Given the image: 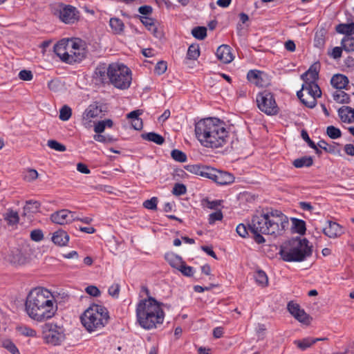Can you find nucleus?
Here are the masks:
<instances>
[{"label":"nucleus","mask_w":354,"mask_h":354,"mask_svg":"<svg viewBox=\"0 0 354 354\" xmlns=\"http://www.w3.org/2000/svg\"><path fill=\"white\" fill-rule=\"evenodd\" d=\"M264 248L263 251L266 252V255L272 259L274 258L276 252L278 250L277 245H263Z\"/></svg>","instance_id":"obj_52"},{"label":"nucleus","mask_w":354,"mask_h":354,"mask_svg":"<svg viewBox=\"0 0 354 354\" xmlns=\"http://www.w3.org/2000/svg\"><path fill=\"white\" fill-rule=\"evenodd\" d=\"M294 317L299 322L304 324H309L311 320L310 316L303 309H301L298 314H297Z\"/></svg>","instance_id":"obj_45"},{"label":"nucleus","mask_w":354,"mask_h":354,"mask_svg":"<svg viewBox=\"0 0 354 354\" xmlns=\"http://www.w3.org/2000/svg\"><path fill=\"white\" fill-rule=\"evenodd\" d=\"M142 292L147 297L140 299L136 304V322L141 328L149 330L156 328L164 322V304L153 298L147 287H142Z\"/></svg>","instance_id":"obj_4"},{"label":"nucleus","mask_w":354,"mask_h":354,"mask_svg":"<svg viewBox=\"0 0 354 354\" xmlns=\"http://www.w3.org/2000/svg\"><path fill=\"white\" fill-rule=\"evenodd\" d=\"M55 15L62 22L68 24L75 23L80 18V12L75 7L63 3L58 6Z\"/></svg>","instance_id":"obj_11"},{"label":"nucleus","mask_w":354,"mask_h":354,"mask_svg":"<svg viewBox=\"0 0 354 354\" xmlns=\"http://www.w3.org/2000/svg\"><path fill=\"white\" fill-rule=\"evenodd\" d=\"M50 221L58 225H66L79 219L75 212L66 209L58 210L50 215Z\"/></svg>","instance_id":"obj_13"},{"label":"nucleus","mask_w":354,"mask_h":354,"mask_svg":"<svg viewBox=\"0 0 354 354\" xmlns=\"http://www.w3.org/2000/svg\"><path fill=\"white\" fill-rule=\"evenodd\" d=\"M38 177V173L35 169H28L24 172V178L28 182L33 181Z\"/></svg>","instance_id":"obj_48"},{"label":"nucleus","mask_w":354,"mask_h":354,"mask_svg":"<svg viewBox=\"0 0 354 354\" xmlns=\"http://www.w3.org/2000/svg\"><path fill=\"white\" fill-rule=\"evenodd\" d=\"M47 145L50 148V149H55V151H66V147L58 142L57 141L55 140H49L48 141V143H47Z\"/></svg>","instance_id":"obj_49"},{"label":"nucleus","mask_w":354,"mask_h":354,"mask_svg":"<svg viewBox=\"0 0 354 354\" xmlns=\"http://www.w3.org/2000/svg\"><path fill=\"white\" fill-rule=\"evenodd\" d=\"M120 291V286L118 283H113L108 289L109 295L113 298H118Z\"/></svg>","instance_id":"obj_53"},{"label":"nucleus","mask_w":354,"mask_h":354,"mask_svg":"<svg viewBox=\"0 0 354 354\" xmlns=\"http://www.w3.org/2000/svg\"><path fill=\"white\" fill-rule=\"evenodd\" d=\"M200 55L199 47L198 45H191L187 50V57L189 59H196Z\"/></svg>","instance_id":"obj_42"},{"label":"nucleus","mask_w":354,"mask_h":354,"mask_svg":"<svg viewBox=\"0 0 354 354\" xmlns=\"http://www.w3.org/2000/svg\"><path fill=\"white\" fill-rule=\"evenodd\" d=\"M44 342L53 346L60 345L66 338L65 329L57 323L48 322L42 326Z\"/></svg>","instance_id":"obj_9"},{"label":"nucleus","mask_w":354,"mask_h":354,"mask_svg":"<svg viewBox=\"0 0 354 354\" xmlns=\"http://www.w3.org/2000/svg\"><path fill=\"white\" fill-rule=\"evenodd\" d=\"M142 138L145 140L155 142L158 145H162L165 141V139L162 136L153 132H150L142 135Z\"/></svg>","instance_id":"obj_39"},{"label":"nucleus","mask_w":354,"mask_h":354,"mask_svg":"<svg viewBox=\"0 0 354 354\" xmlns=\"http://www.w3.org/2000/svg\"><path fill=\"white\" fill-rule=\"evenodd\" d=\"M185 168L192 174L207 178L210 167L201 165H188Z\"/></svg>","instance_id":"obj_19"},{"label":"nucleus","mask_w":354,"mask_h":354,"mask_svg":"<svg viewBox=\"0 0 354 354\" xmlns=\"http://www.w3.org/2000/svg\"><path fill=\"white\" fill-rule=\"evenodd\" d=\"M342 50H344L342 46V47H339V46L335 47L333 48V50H332L331 53L330 54V56L335 59H339L342 57Z\"/></svg>","instance_id":"obj_64"},{"label":"nucleus","mask_w":354,"mask_h":354,"mask_svg":"<svg viewBox=\"0 0 354 354\" xmlns=\"http://www.w3.org/2000/svg\"><path fill=\"white\" fill-rule=\"evenodd\" d=\"M341 45L346 52L354 51V37H344L341 41Z\"/></svg>","instance_id":"obj_37"},{"label":"nucleus","mask_w":354,"mask_h":354,"mask_svg":"<svg viewBox=\"0 0 354 354\" xmlns=\"http://www.w3.org/2000/svg\"><path fill=\"white\" fill-rule=\"evenodd\" d=\"M301 89L305 91L306 93H310L314 97H319L322 95L320 88L316 82H304Z\"/></svg>","instance_id":"obj_23"},{"label":"nucleus","mask_w":354,"mask_h":354,"mask_svg":"<svg viewBox=\"0 0 354 354\" xmlns=\"http://www.w3.org/2000/svg\"><path fill=\"white\" fill-rule=\"evenodd\" d=\"M301 137H302V138H303L305 141H306V142H308V145H309L312 149H315V150H316V152H317V153H319V150H318V149H317V145L315 144V142H314L313 140H310V138H309V136H308V133H307L306 131L303 130V131H301Z\"/></svg>","instance_id":"obj_60"},{"label":"nucleus","mask_w":354,"mask_h":354,"mask_svg":"<svg viewBox=\"0 0 354 354\" xmlns=\"http://www.w3.org/2000/svg\"><path fill=\"white\" fill-rule=\"evenodd\" d=\"M288 310L289 313L293 316L295 317L297 314L301 310V308L298 304H296L293 301H290L288 304Z\"/></svg>","instance_id":"obj_55"},{"label":"nucleus","mask_w":354,"mask_h":354,"mask_svg":"<svg viewBox=\"0 0 354 354\" xmlns=\"http://www.w3.org/2000/svg\"><path fill=\"white\" fill-rule=\"evenodd\" d=\"M194 131L197 140L206 148L223 147L230 138L227 124L216 118H207L199 120L195 124Z\"/></svg>","instance_id":"obj_3"},{"label":"nucleus","mask_w":354,"mask_h":354,"mask_svg":"<svg viewBox=\"0 0 354 354\" xmlns=\"http://www.w3.org/2000/svg\"><path fill=\"white\" fill-rule=\"evenodd\" d=\"M30 236L32 241L39 242L43 240L44 234L41 230L35 229L30 232Z\"/></svg>","instance_id":"obj_51"},{"label":"nucleus","mask_w":354,"mask_h":354,"mask_svg":"<svg viewBox=\"0 0 354 354\" xmlns=\"http://www.w3.org/2000/svg\"><path fill=\"white\" fill-rule=\"evenodd\" d=\"M257 104L258 108L267 115H276L279 108L273 95L267 91L259 93L257 95Z\"/></svg>","instance_id":"obj_10"},{"label":"nucleus","mask_w":354,"mask_h":354,"mask_svg":"<svg viewBox=\"0 0 354 354\" xmlns=\"http://www.w3.org/2000/svg\"><path fill=\"white\" fill-rule=\"evenodd\" d=\"M254 278L257 283L262 287L267 286L268 284V277L266 273L261 270H258L254 272Z\"/></svg>","instance_id":"obj_32"},{"label":"nucleus","mask_w":354,"mask_h":354,"mask_svg":"<svg viewBox=\"0 0 354 354\" xmlns=\"http://www.w3.org/2000/svg\"><path fill=\"white\" fill-rule=\"evenodd\" d=\"M319 64H313L306 73L301 75V79L304 82H316L319 76Z\"/></svg>","instance_id":"obj_20"},{"label":"nucleus","mask_w":354,"mask_h":354,"mask_svg":"<svg viewBox=\"0 0 354 354\" xmlns=\"http://www.w3.org/2000/svg\"><path fill=\"white\" fill-rule=\"evenodd\" d=\"M110 64L106 66L105 64H100L95 69V74L102 82L109 80Z\"/></svg>","instance_id":"obj_25"},{"label":"nucleus","mask_w":354,"mask_h":354,"mask_svg":"<svg viewBox=\"0 0 354 354\" xmlns=\"http://www.w3.org/2000/svg\"><path fill=\"white\" fill-rule=\"evenodd\" d=\"M19 77L24 81H30L33 78V75L30 71L22 70L19 73Z\"/></svg>","instance_id":"obj_59"},{"label":"nucleus","mask_w":354,"mask_h":354,"mask_svg":"<svg viewBox=\"0 0 354 354\" xmlns=\"http://www.w3.org/2000/svg\"><path fill=\"white\" fill-rule=\"evenodd\" d=\"M297 95L301 102L307 107L313 108L317 104V97H314L310 93H306L305 91L301 89L297 91Z\"/></svg>","instance_id":"obj_21"},{"label":"nucleus","mask_w":354,"mask_h":354,"mask_svg":"<svg viewBox=\"0 0 354 354\" xmlns=\"http://www.w3.org/2000/svg\"><path fill=\"white\" fill-rule=\"evenodd\" d=\"M313 163V160L310 156H304L295 159L292 164L297 168H301L304 167H310Z\"/></svg>","instance_id":"obj_34"},{"label":"nucleus","mask_w":354,"mask_h":354,"mask_svg":"<svg viewBox=\"0 0 354 354\" xmlns=\"http://www.w3.org/2000/svg\"><path fill=\"white\" fill-rule=\"evenodd\" d=\"M332 86L337 89H343L348 84V79L346 76L342 74L333 75L330 80Z\"/></svg>","instance_id":"obj_24"},{"label":"nucleus","mask_w":354,"mask_h":354,"mask_svg":"<svg viewBox=\"0 0 354 354\" xmlns=\"http://www.w3.org/2000/svg\"><path fill=\"white\" fill-rule=\"evenodd\" d=\"M140 21L142 24L150 31L155 37H158L160 32L158 30L157 26L153 19L148 17L147 16L140 17Z\"/></svg>","instance_id":"obj_22"},{"label":"nucleus","mask_w":354,"mask_h":354,"mask_svg":"<svg viewBox=\"0 0 354 354\" xmlns=\"http://www.w3.org/2000/svg\"><path fill=\"white\" fill-rule=\"evenodd\" d=\"M333 97L338 103H348L349 102V95L342 89H337L333 93Z\"/></svg>","instance_id":"obj_35"},{"label":"nucleus","mask_w":354,"mask_h":354,"mask_svg":"<svg viewBox=\"0 0 354 354\" xmlns=\"http://www.w3.org/2000/svg\"><path fill=\"white\" fill-rule=\"evenodd\" d=\"M325 32L323 30L315 32L314 45L315 47L322 48L325 45Z\"/></svg>","instance_id":"obj_38"},{"label":"nucleus","mask_w":354,"mask_h":354,"mask_svg":"<svg viewBox=\"0 0 354 354\" xmlns=\"http://www.w3.org/2000/svg\"><path fill=\"white\" fill-rule=\"evenodd\" d=\"M4 219L6 221L8 225L14 226L19 223V217L17 212L8 210V212L4 214Z\"/></svg>","instance_id":"obj_33"},{"label":"nucleus","mask_w":354,"mask_h":354,"mask_svg":"<svg viewBox=\"0 0 354 354\" xmlns=\"http://www.w3.org/2000/svg\"><path fill=\"white\" fill-rule=\"evenodd\" d=\"M17 330L20 334L26 337H35L37 336V331L26 325L17 327Z\"/></svg>","instance_id":"obj_40"},{"label":"nucleus","mask_w":354,"mask_h":354,"mask_svg":"<svg viewBox=\"0 0 354 354\" xmlns=\"http://www.w3.org/2000/svg\"><path fill=\"white\" fill-rule=\"evenodd\" d=\"M178 270L186 277H192L194 274V268L186 265L185 262H183V266L179 268Z\"/></svg>","instance_id":"obj_54"},{"label":"nucleus","mask_w":354,"mask_h":354,"mask_svg":"<svg viewBox=\"0 0 354 354\" xmlns=\"http://www.w3.org/2000/svg\"><path fill=\"white\" fill-rule=\"evenodd\" d=\"M3 345L12 354H20L18 348L12 342L6 340L3 343Z\"/></svg>","instance_id":"obj_57"},{"label":"nucleus","mask_w":354,"mask_h":354,"mask_svg":"<svg viewBox=\"0 0 354 354\" xmlns=\"http://www.w3.org/2000/svg\"><path fill=\"white\" fill-rule=\"evenodd\" d=\"M109 24L115 33H121L124 30V25L122 21L118 18H111Z\"/></svg>","instance_id":"obj_36"},{"label":"nucleus","mask_w":354,"mask_h":354,"mask_svg":"<svg viewBox=\"0 0 354 354\" xmlns=\"http://www.w3.org/2000/svg\"><path fill=\"white\" fill-rule=\"evenodd\" d=\"M165 259L171 266L177 270L183 266L184 262L181 257L171 252L165 254Z\"/></svg>","instance_id":"obj_29"},{"label":"nucleus","mask_w":354,"mask_h":354,"mask_svg":"<svg viewBox=\"0 0 354 354\" xmlns=\"http://www.w3.org/2000/svg\"><path fill=\"white\" fill-rule=\"evenodd\" d=\"M167 68V63L164 61L158 62L154 68V71L158 75L163 74Z\"/></svg>","instance_id":"obj_56"},{"label":"nucleus","mask_w":354,"mask_h":354,"mask_svg":"<svg viewBox=\"0 0 354 354\" xmlns=\"http://www.w3.org/2000/svg\"><path fill=\"white\" fill-rule=\"evenodd\" d=\"M338 115L342 122L352 123L354 122V109L343 106L339 109Z\"/></svg>","instance_id":"obj_18"},{"label":"nucleus","mask_w":354,"mask_h":354,"mask_svg":"<svg viewBox=\"0 0 354 354\" xmlns=\"http://www.w3.org/2000/svg\"><path fill=\"white\" fill-rule=\"evenodd\" d=\"M279 253L285 261L299 262L309 257L312 250L308 245H281Z\"/></svg>","instance_id":"obj_8"},{"label":"nucleus","mask_w":354,"mask_h":354,"mask_svg":"<svg viewBox=\"0 0 354 354\" xmlns=\"http://www.w3.org/2000/svg\"><path fill=\"white\" fill-rule=\"evenodd\" d=\"M223 218V214L221 211H217L216 212L212 213L209 214V223L210 224H213L216 221H221Z\"/></svg>","instance_id":"obj_62"},{"label":"nucleus","mask_w":354,"mask_h":354,"mask_svg":"<svg viewBox=\"0 0 354 354\" xmlns=\"http://www.w3.org/2000/svg\"><path fill=\"white\" fill-rule=\"evenodd\" d=\"M288 217L277 210L262 212L253 216L250 224V233L257 243L268 240L263 235L275 239L283 235L288 226Z\"/></svg>","instance_id":"obj_1"},{"label":"nucleus","mask_w":354,"mask_h":354,"mask_svg":"<svg viewBox=\"0 0 354 354\" xmlns=\"http://www.w3.org/2000/svg\"><path fill=\"white\" fill-rule=\"evenodd\" d=\"M262 73L259 71H250L248 73L247 78L252 84L257 86H263L261 78Z\"/></svg>","instance_id":"obj_30"},{"label":"nucleus","mask_w":354,"mask_h":354,"mask_svg":"<svg viewBox=\"0 0 354 354\" xmlns=\"http://www.w3.org/2000/svg\"><path fill=\"white\" fill-rule=\"evenodd\" d=\"M192 34L195 38L202 40L207 36V29L203 26H198L192 29Z\"/></svg>","instance_id":"obj_41"},{"label":"nucleus","mask_w":354,"mask_h":354,"mask_svg":"<svg viewBox=\"0 0 354 354\" xmlns=\"http://www.w3.org/2000/svg\"><path fill=\"white\" fill-rule=\"evenodd\" d=\"M51 241L53 243H68L69 235L66 231L58 230L52 234Z\"/></svg>","instance_id":"obj_26"},{"label":"nucleus","mask_w":354,"mask_h":354,"mask_svg":"<svg viewBox=\"0 0 354 354\" xmlns=\"http://www.w3.org/2000/svg\"><path fill=\"white\" fill-rule=\"evenodd\" d=\"M207 178L221 185L230 184L234 180V177L230 173L218 170L211 167Z\"/></svg>","instance_id":"obj_14"},{"label":"nucleus","mask_w":354,"mask_h":354,"mask_svg":"<svg viewBox=\"0 0 354 354\" xmlns=\"http://www.w3.org/2000/svg\"><path fill=\"white\" fill-rule=\"evenodd\" d=\"M102 113L101 107L97 104H90L82 115V123L85 127H90L93 119L97 118Z\"/></svg>","instance_id":"obj_15"},{"label":"nucleus","mask_w":354,"mask_h":354,"mask_svg":"<svg viewBox=\"0 0 354 354\" xmlns=\"http://www.w3.org/2000/svg\"><path fill=\"white\" fill-rule=\"evenodd\" d=\"M326 133L332 139H337L342 136L339 129L334 126H328L326 129Z\"/></svg>","instance_id":"obj_46"},{"label":"nucleus","mask_w":354,"mask_h":354,"mask_svg":"<svg viewBox=\"0 0 354 354\" xmlns=\"http://www.w3.org/2000/svg\"><path fill=\"white\" fill-rule=\"evenodd\" d=\"M40 207V203L37 201H28L25 206L26 209L31 210L32 212H37Z\"/></svg>","instance_id":"obj_61"},{"label":"nucleus","mask_w":354,"mask_h":354,"mask_svg":"<svg viewBox=\"0 0 354 354\" xmlns=\"http://www.w3.org/2000/svg\"><path fill=\"white\" fill-rule=\"evenodd\" d=\"M186 192V186L181 183L175 184L172 189V194L177 196L185 194Z\"/></svg>","instance_id":"obj_50"},{"label":"nucleus","mask_w":354,"mask_h":354,"mask_svg":"<svg viewBox=\"0 0 354 354\" xmlns=\"http://www.w3.org/2000/svg\"><path fill=\"white\" fill-rule=\"evenodd\" d=\"M319 147L327 152H333L334 149L332 146L329 145L326 141L322 140L317 142V147Z\"/></svg>","instance_id":"obj_63"},{"label":"nucleus","mask_w":354,"mask_h":354,"mask_svg":"<svg viewBox=\"0 0 354 354\" xmlns=\"http://www.w3.org/2000/svg\"><path fill=\"white\" fill-rule=\"evenodd\" d=\"M29 245H18L13 247L6 255L5 259L11 263L21 265L26 263L30 258V254L27 253V249Z\"/></svg>","instance_id":"obj_12"},{"label":"nucleus","mask_w":354,"mask_h":354,"mask_svg":"<svg viewBox=\"0 0 354 354\" xmlns=\"http://www.w3.org/2000/svg\"><path fill=\"white\" fill-rule=\"evenodd\" d=\"M72 115L71 109L67 106H63L59 111V119L62 121H67L70 119Z\"/></svg>","instance_id":"obj_43"},{"label":"nucleus","mask_w":354,"mask_h":354,"mask_svg":"<svg viewBox=\"0 0 354 354\" xmlns=\"http://www.w3.org/2000/svg\"><path fill=\"white\" fill-rule=\"evenodd\" d=\"M57 295L43 287L32 289L25 302V311L28 317L39 323L53 318L57 311Z\"/></svg>","instance_id":"obj_2"},{"label":"nucleus","mask_w":354,"mask_h":354,"mask_svg":"<svg viewBox=\"0 0 354 354\" xmlns=\"http://www.w3.org/2000/svg\"><path fill=\"white\" fill-rule=\"evenodd\" d=\"M320 339L306 337L302 339H297L294 341V344L301 351H305L310 347L314 344L319 341Z\"/></svg>","instance_id":"obj_28"},{"label":"nucleus","mask_w":354,"mask_h":354,"mask_svg":"<svg viewBox=\"0 0 354 354\" xmlns=\"http://www.w3.org/2000/svg\"><path fill=\"white\" fill-rule=\"evenodd\" d=\"M324 233L329 238H337L343 234L342 227L336 222L328 221L324 228Z\"/></svg>","instance_id":"obj_17"},{"label":"nucleus","mask_w":354,"mask_h":354,"mask_svg":"<svg viewBox=\"0 0 354 354\" xmlns=\"http://www.w3.org/2000/svg\"><path fill=\"white\" fill-rule=\"evenodd\" d=\"M86 292L92 297H99L101 294L100 290L95 286H88L85 289Z\"/></svg>","instance_id":"obj_58"},{"label":"nucleus","mask_w":354,"mask_h":354,"mask_svg":"<svg viewBox=\"0 0 354 354\" xmlns=\"http://www.w3.org/2000/svg\"><path fill=\"white\" fill-rule=\"evenodd\" d=\"M55 53L67 64L80 62L86 56V44L79 38L62 39L54 46Z\"/></svg>","instance_id":"obj_5"},{"label":"nucleus","mask_w":354,"mask_h":354,"mask_svg":"<svg viewBox=\"0 0 354 354\" xmlns=\"http://www.w3.org/2000/svg\"><path fill=\"white\" fill-rule=\"evenodd\" d=\"M131 71L122 64H110L109 82L119 89L128 88L131 83Z\"/></svg>","instance_id":"obj_7"},{"label":"nucleus","mask_w":354,"mask_h":354,"mask_svg":"<svg viewBox=\"0 0 354 354\" xmlns=\"http://www.w3.org/2000/svg\"><path fill=\"white\" fill-rule=\"evenodd\" d=\"M292 230L293 232L297 233L299 235H304L305 234L306 230L305 221L301 219L292 218Z\"/></svg>","instance_id":"obj_31"},{"label":"nucleus","mask_w":354,"mask_h":354,"mask_svg":"<svg viewBox=\"0 0 354 354\" xmlns=\"http://www.w3.org/2000/svg\"><path fill=\"white\" fill-rule=\"evenodd\" d=\"M158 202V200L157 197H152L144 201L143 207L148 209L156 210L157 209Z\"/></svg>","instance_id":"obj_47"},{"label":"nucleus","mask_w":354,"mask_h":354,"mask_svg":"<svg viewBox=\"0 0 354 354\" xmlns=\"http://www.w3.org/2000/svg\"><path fill=\"white\" fill-rule=\"evenodd\" d=\"M216 55L224 64L230 63L234 59L230 47L224 44L217 48Z\"/></svg>","instance_id":"obj_16"},{"label":"nucleus","mask_w":354,"mask_h":354,"mask_svg":"<svg viewBox=\"0 0 354 354\" xmlns=\"http://www.w3.org/2000/svg\"><path fill=\"white\" fill-rule=\"evenodd\" d=\"M337 32L345 35V37H352L354 35V22L350 24H339L335 27Z\"/></svg>","instance_id":"obj_27"},{"label":"nucleus","mask_w":354,"mask_h":354,"mask_svg":"<svg viewBox=\"0 0 354 354\" xmlns=\"http://www.w3.org/2000/svg\"><path fill=\"white\" fill-rule=\"evenodd\" d=\"M109 319L108 309L95 304L90 305L80 316L82 326L89 333L102 330L108 324Z\"/></svg>","instance_id":"obj_6"},{"label":"nucleus","mask_w":354,"mask_h":354,"mask_svg":"<svg viewBox=\"0 0 354 354\" xmlns=\"http://www.w3.org/2000/svg\"><path fill=\"white\" fill-rule=\"evenodd\" d=\"M171 156L174 160L180 162H185L187 160L186 154L182 151L178 149L172 150Z\"/></svg>","instance_id":"obj_44"}]
</instances>
